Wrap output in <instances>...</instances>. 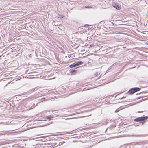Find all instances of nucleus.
I'll list each match as a JSON object with an SVG mask.
<instances>
[{
  "instance_id": "obj_1",
  "label": "nucleus",
  "mask_w": 148,
  "mask_h": 148,
  "mask_svg": "<svg viewBox=\"0 0 148 148\" xmlns=\"http://www.w3.org/2000/svg\"><path fill=\"white\" fill-rule=\"evenodd\" d=\"M148 119V116H143L141 117H137L134 119V121L135 122H140L142 121L140 123L143 124L145 122V120Z\"/></svg>"
},
{
  "instance_id": "obj_2",
  "label": "nucleus",
  "mask_w": 148,
  "mask_h": 148,
  "mask_svg": "<svg viewBox=\"0 0 148 148\" xmlns=\"http://www.w3.org/2000/svg\"><path fill=\"white\" fill-rule=\"evenodd\" d=\"M141 88L138 87H135L131 89L128 92L129 94H133L135 92L139 91Z\"/></svg>"
},
{
  "instance_id": "obj_3",
  "label": "nucleus",
  "mask_w": 148,
  "mask_h": 148,
  "mask_svg": "<svg viewBox=\"0 0 148 148\" xmlns=\"http://www.w3.org/2000/svg\"><path fill=\"white\" fill-rule=\"evenodd\" d=\"M112 5L113 7L117 10H120L121 8V7L118 3L113 2L112 4Z\"/></svg>"
},
{
  "instance_id": "obj_4",
  "label": "nucleus",
  "mask_w": 148,
  "mask_h": 148,
  "mask_svg": "<svg viewBox=\"0 0 148 148\" xmlns=\"http://www.w3.org/2000/svg\"><path fill=\"white\" fill-rule=\"evenodd\" d=\"M83 64V62L82 61H78L75 63H74L71 64V65H81L82 64Z\"/></svg>"
},
{
  "instance_id": "obj_5",
  "label": "nucleus",
  "mask_w": 148,
  "mask_h": 148,
  "mask_svg": "<svg viewBox=\"0 0 148 148\" xmlns=\"http://www.w3.org/2000/svg\"><path fill=\"white\" fill-rule=\"evenodd\" d=\"M130 137H142L143 136L141 135H130L129 136Z\"/></svg>"
},
{
  "instance_id": "obj_6",
  "label": "nucleus",
  "mask_w": 148,
  "mask_h": 148,
  "mask_svg": "<svg viewBox=\"0 0 148 148\" xmlns=\"http://www.w3.org/2000/svg\"><path fill=\"white\" fill-rule=\"evenodd\" d=\"M48 100V99H46V98L45 97L43 98L40 99V101L42 102L45 101H47Z\"/></svg>"
},
{
  "instance_id": "obj_7",
  "label": "nucleus",
  "mask_w": 148,
  "mask_h": 148,
  "mask_svg": "<svg viewBox=\"0 0 148 148\" xmlns=\"http://www.w3.org/2000/svg\"><path fill=\"white\" fill-rule=\"evenodd\" d=\"M53 117H52L51 116H47V118L49 120H51L52 119Z\"/></svg>"
},
{
  "instance_id": "obj_8",
  "label": "nucleus",
  "mask_w": 148,
  "mask_h": 148,
  "mask_svg": "<svg viewBox=\"0 0 148 148\" xmlns=\"http://www.w3.org/2000/svg\"><path fill=\"white\" fill-rule=\"evenodd\" d=\"M20 106H21V109H24V110H25L24 108V106L23 105L20 104V105H19V107Z\"/></svg>"
},
{
  "instance_id": "obj_9",
  "label": "nucleus",
  "mask_w": 148,
  "mask_h": 148,
  "mask_svg": "<svg viewBox=\"0 0 148 148\" xmlns=\"http://www.w3.org/2000/svg\"><path fill=\"white\" fill-rule=\"evenodd\" d=\"M71 73L72 74H74L76 73V70H72L71 71Z\"/></svg>"
},
{
  "instance_id": "obj_10",
  "label": "nucleus",
  "mask_w": 148,
  "mask_h": 148,
  "mask_svg": "<svg viewBox=\"0 0 148 148\" xmlns=\"http://www.w3.org/2000/svg\"><path fill=\"white\" fill-rule=\"evenodd\" d=\"M78 65H69V67L71 68H72L73 67H76V66H77Z\"/></svg>"
},
{
  "instance_id": "obj_11",
  "label": "nucleus",
  "mask_w": 148,
  "mask_h": 148,
  "mask_svg": "<svg viewBox=\"0 0 148 148\" xmlns=\"http://www.w3.org/2000/svg\"><path fill=\"white\" fill-rule=\"evenodd\" d=\"M143 112V111H138V113H140V112Z\"/></svg>"
},
{
  "instance_id": "obj_12",
  "label": "nucleus",
  "mask_w": 148,
  "mask_h": 148,
  "mask_svg": "<svg viewBox=\"0 0 148 148\" xmlns=\"http://www.w3.org/2000/svg\"><path fill=\"white\" fill-rule=\"evenodd\" d=\"M107 124V122H105V123H103V125H104V124L106 125V124Z\"/></svg>"
},
{
  "instance_id": "obj_13",
  "label": "nucleus",
  "mask_w": 148,
  "mask_h": 148,
  "mask_svg": "<svg viewBox=\"0 0 148 148\" xmlns=\"http://www.w3.org/2000/svg\"><path fill=\"white\" fill-rule=\"evenodd\" d=\"M32 90H33L32 92H33L34 91V90H35V89H33Z\"/></svg>"
},
{
  "instance_id": "obj_14",
  "label": "nucleus",
  "mask_w": 148,
  "mask_h": 148,
  "mask_svg": "<svg viewBox=\"0 0 148 148\" xmlns=\"http://www.w3.org/2000/svg\"><path fill=\"white\" fill-rule=\"evenodd\" d=\"M134 67H132V68H130V69H132V68H134Z\"/></svg>"
},
{
  "instance_id": "obj_15",
  "label": "nucleus",
  "mask_w": 148,
  "mask_h": 148,
  "mask_svg": "<svg viewBox=\"0 0 148 148\" xmlns=\"http://www.w3.org/2000/svg\"><path fill=\"white\" fill-rule=\"evenodd\" d=\"M22 77H20V78H21V79H22ZM19 78H20V77H19Z\"/></svg>"
},
{
  "instance_id": "obj_16",
  "label": "nucleus",
  "mask_w": 148,
  "mask_h": 148,
  "mask_svg": "<svg viewBox=\"0 0 148 148\" xmlns=\"http://www.w3.org/2000/svg\"><path fill=\"white\" fill-rule=\"evenodd\" d=\"M115 112H117V110H116L115 111Z\"/></svg>"
},
{
  "instance_id": "obj_17",
  "label": "nucleus",
  "mask_w": 148,
  "mask_h": 148,
  "mask_svg": "<svg viewBox=\"0 0 148 148\" xmlns=\"http://www.w3.org/2000/svg\"><path fill=\"white\" fill-rule=\"evenodd\" d=\"M20 27H19V30H20Z\"/></svg>"
},
{
  "instance_id": "obj_18",
  "label": "nucleus",
  "mask_w": 148,
  "mask_h": 148,
  "mask_svg": "<svg viewBox=\"0 0 148 148\" xmlns=\"http://www.w3.org/2000/svg\"><path fill=\"white\" fill-rule=\"evenodd\" d=\"M124 97H122V98H124Z\"/></svg>"
},
{
  "instance_id": "obj_19",
  "label": "nucleus",
  "mask_w": 148,
  "mask_h": 148,
  "mask_svg": "<svg viewBox=\"0 0 148 148\" xmlns=\"http://www.w3.org/2000/svg\"><path fill=\"white\" fill-rule=\"evenodd\" d=\"M147 67H148V66H147Z\"/></svg>"
}]
</instances>
